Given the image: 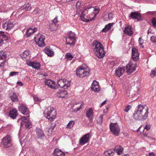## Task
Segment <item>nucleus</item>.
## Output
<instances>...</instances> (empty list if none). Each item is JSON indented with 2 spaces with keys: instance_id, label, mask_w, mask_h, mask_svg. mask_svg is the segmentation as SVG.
<instances>
[{
  "instance_id": "nucleus-24",
  "label": "nucleus",
  "mask_w": 156,
  "mask_h": 156,
  "mask_svg": "<svg viewBox=\"0 0 156 156\" xmlns=\"http://www.w3.org/2000/svg\"><path fill=\"white\" fill-rule=\"evenodd\" d=\"M9 115L12 119H15L17 115V110L15 109H12L9 112Z\"/></svg>"
},
{
  "instance_id": "nucleus-31",
  "label": "nucleus",
  "mask_w": 156,
  "mask_h": 156,
  "mask_svg": "<svg viewBox=\"0 0 156 156\" xmlns=\"http://www.w3.org/2000/svg\"><path fill=\"white\" fill-rule=\"evenodd\" d=\"M115 150L118 154H121L122 153L123 149L120 146H117L115 147Z\"/></svg>"
},
{
  "instance_id": "nucleus-10",
  "label": "nucleus",
  "mask_w": 156,
  "mask_h": 156,
  "mask_svg": "<svg viewBox=\"0 0 156 156\" xmlns=\"http://www.w3.org/2000/svg\"><path fill=\"white\" fill-rule=\"evenodd\" d=\"M7 54L5 52L0 51V67H3L6 62Z\"/></svg>"
},
{
  "instance_id": "nucleus-41",
  "label": "nucleus",
  "mask_w": 156,
  "mask_h": 156,
  "mask_svg": "<svg viewBox=\"0 0 156 156\" xmlns=\"http://www.w3.org/2000/svg\"><path fill=\"white\" fill-rule=\"evenodd\" d=\"M30 55V52L28 50H26L23 53L22 57L25 58L27 56H28Z\"/></svg>"
},
{
  "instance_id": "nucleus-53",
  "label": "nucleus",
  "mask_w": 156,
  "mask_h": 156,
  "mask_svg": "<svg viewBox=\"0 0 156 156\" xmlns=\"http://www.w3.org/2000/svg\"><path fill=\"white\" fill-rule=\"evenodd\" d=\"M150 128L151 126H150V124H147L144 127V129H146L147 130H148L150 129Z\"/></svg>"
},
{
  "instance_id": "nucleus-7",
  "label": "nucleus",
  "mask_w": 156,
  "mask_h": 156,
  "mask_svg": "<svg viewBox=\"0 0 156 156\" xmlns=\"http://www.w3.org/2000/svg\"><path fill=\"white\" fill-rule=\"evenodd\" d=\"M110 128L113 134L118 136L120 131V128L117 123H112L110 125Z\"/></svg>"
},
{
  "instance_id": "nucleus-40",
  "label": "nucleus",
  "mask_w": 156,
  "mask_h": 156,
  "mask_svg": "<svg viewBox=\"0 0 156 156\" xmlns=\"http://www.w3.org/2000/svg\"><path fill=\"white\" fill-rule=\"evenodd\" d=\"M74 124V122L73 121H70L67 125V128L71 129L73 126Z\"/></svg>"
},
{
  "instance_id": "nucleus-19",
  "label": "nucleus",
  "mask_w": 156,
  "mask_h": 156,
  "mask_svg": "<svg viewBox=\"0 0 156 156\" xmlns=\"http://www.w3.org/2000/svg\"><path fill=\"white\" fill-rule=\"evenodd\" d=\"M123 31L124 34L129 36H131L133 33V31L132 30L131 27L130 26L126 27Z\"/></svg>"
},
{
  "instance_id": "nucleus-45",
  "label": "nucleus",
  "mask_w": 156,
  "mask_h": 156,
  "mask_svg": "<svg viewBox=\"0 0 156 156\" xmlns=\"http://www.w3.org/2000/svg\"><path fill=\"white\" fill-rule=\"evenodd\" d=\"M151 22L153 26L156 27V18H153L151 20Z\"/></svg>"
},
{
  "instance_id": "nucleus-57",
  "label": "nucleus",
  "mask_w": 156,
  "mask_h": 156,
  "mask_svg": "<svg viewBox=\"0 0 156 156\" xmlns=\"http://www.w3.org/2000/svg\"><path fill=\"white\" fill-rule=\"evenodd\" d=\"M149 154V156H154V154L153 152L150 153Z\"/></svg>"
},
{
  "instance_id": "nucleus-17",
  "label": "nucleus",
  "mask_w": 156,
  "mask_h": 156,
  "mask_svg": "<svg viewBox=\"0 0 156 156\" xmlns=\"http://www.w3.org/2000/svg\"><path fill=\"white\" fill-rule=\"evenodd\" d=\"M132 52L133 60V61L136 62L139 59V54L137 50L135 48H133L132 49Z\"/></svg>"
},
{
  "instance_id": "nucleus-1",
  "label": "nucleus",
  "mask_w": 156,
  "mask_h": 156,
  "mask_svg": "<svg viewBox=\"0 0 156 156\" xmlns=\"http://www.w3.org/2000/svg\"><path fill=\"white\" fill-rule=\"evenodd\" d=\"M100 10L99 8H88L85 9L80 16L82 21L87 22L93 20L98 14Z\"/></svg>"
},
{
  "instance_id": "nucleus-42",
  "label": "nucleus",
  "mask_w": 156,
  "mask_h": 156,
  "mask_svg": "<svg viewBox=\"0 0 156 156\" xmlns=\"http://www.w3.org/2000/svg\"><path fill=\"white\" fill-rule=\"evenodd\" d=\"M138 41L140 46L142 48H143L144 46L143 45V44L144 42L143 39H142L140 37Z\"/></svg>"
},
{
  "instance_id": "nucleus-34",
  "label": "nucleus",
  "mask_w": 156,
  "mask_h": 156,
  "mask_svg": "<svg viewBox=\"0 0 156 156\" xmlns=\"http://www.w3.org/2000/svg\"><path fill=\"white\" fill-rule=\"evenodd\" d=\"M21 119L22 122L21 123V125H22L24 124V123H25L26 122H29V116H22Z\"/></svg>"
},
{
  "instance_id": "nucleus-35",
  "label": "nucleus",
  "mask_w": 156,
  "mask_h": 156,
  "mask_svg": "<svg viewBox=\"0 0 156 156\" xmlns=\"http://www.w3.org/2000/svg\"><path fill=\"white\" fill-rule=\"evenodd\" d=\"M10 97L12 100V101L14 102L17 101H18V98L17 97V96L14 93H12L10 96Z\"/></svg>"
},
{
  "instance_id": "nucleus-11",
  "label": "nucleus",
  "mask_w": 156,
  "mask_h": 156,
  "mask_svg": "<svg viewBox=\"0 0 156 156\" xmlns=\"http://www.w3.org/2000/svg\"><path fill=\"white\" fill-rule=\"evenodd\" d=\"M2 143L3 146L5 148H7L11 146L12 143L10 136L7 135L2 140Z\"/></svg>"
},
{
  "instance_id": "nucleus-28",
  "label": "nucleus",
  "mask_w": 156,
  "mask_h": 156,
  "mask_svg": "<svg viewBox=\"0 0 156 156\" xmlns=\"http://www.w3.org/2000/svg\"><path fill=\"white\" fill-rule=\"evenodd\" d=\"M66 42L67 44L70 45V46L74 45L76 42V39L66 38Z\"/></svg>"
},
{
  "instance_id": "nucleus-36",
  "label": "nucleus",
  "mask_w": 156,
  "mask_h": 156,
  "mask_svg": "<svg viewBox=\"0 0 156 156\" xmlns=\"http://www.w3.org/2000/svg\"><path fill=\"white\" fill-rule=\"evenodd\" d=\"M36 131L37 133V134L38 136L41 137H42L44 136V134L42 132V131L41 129L38 128H37L36 129Z\"/></svg>"
},
{
  "instance_id": "nucleus-54",
  "label": "nucleus",
  "mask_w": 156,
  "mask_h": 156,
  "mask_svg": "<svg viewBox=\"0 0 156 156\" xmlns=\"http://www.w3.org/2000/svg\"><path fill=\"white\" fill-rule=\"evenodd\" d=\"M17 83L20 86H22L23 85V83L21 82H17Z\"/></svg>"
},
{
  "instance_id": "nucleus-30",
  "label": "nucleus",
  "mask_w": 156,
  "mask_h": 156,
  "mask_svg": "<svg viewBox=\"0 0 156 156\" xmlns=\"http://www.w3.org/2000/svg\"><path fill=\"white\" fill-rule=\"evenodd\" d=\"M113 15L111 13H107L103 16V19L105 21H108L112 18Z\"/></svg>"
},
{
  "instance_id": "nucleus-46",
  "label": "nucleus",
  "mask_w": 156,
  "mask_h": 156,
  "mask_svg": "<svg viewBox=\"0 0 156 156\" xmlns=\"http://www.w3.org/2000/svg\"><path fill=\"white\" fill-rule=\"evenodd\" d=\"M150 75L151 77H154L156 76V71L155 70H151V73H150Z\"/></svg>"
},
{
  "instance_id": "nucleus-4",
  "label": "nucleus",
  "mask_w": 156,
  "mask_h": 156,
  "mask_svg": "<svg viewBox=\"0 0 156 156\" xmlns=\"http://www.w3.org/2000/svg\"><path fill=\"white\" fill-rule=\"evenodd\" d=\"M89 73V68L86 65L83 64L76 69V74L77 76L83 77L88 75Z\"/></svg>"
},
{
  "instance_id": "nucleus-47",
  "label": "nucleus",
  "mask_w": 156,
  "mask_h": 156,
  "mask_svg": "<svg viewBox=\"0 0 156 156\" xmlns=\"http://www.w3.org/2000/svg\"><path fill=\"white\" fill-rule=\"evenodd\" d=\"M25 127L27 128H30L31 127V123L29 122H26L25 123Z\"/></svg>"
},
{
  "instance_id": "nucleus-50",
  "label": "nucleus",
  "mask_w": 156,
  "mask_h": 156,
  "mask_svg": "<svg viewBox=\"0 0 156 156\" xmlns=\"http://www.w3.org/2000/svg\"><path fill=\"white\" fill-rule=\"evenodd\" d=\"M131 106L130 105H128L124 109V111L125 112H128L129 109L131 108Z\"/></svg>"
},
{
  "instance_id": "nucleus-51",
  "label": "nucleus",
  "mask_w": 156,
  "mask_h": 156,
  "mask_svg": "<svg viewBox=\"0 0 156 156\" xmlns=\"http://www.w3.org/2000/svg\"><path fill=\"white\" fill-rule=\"evenodd\" d=\"M18 73L17 72H12L10 73L9 74V76H13L14 75H17Z\"/></svg>"
},
{
  "instance_id": "nucleus-48",
  "label": "nucleus",
  "mask_w": 156,
  "mask_h": 156,
  "mask_svg": "<svg viewBox=\"0 0 156 156\" xmlns=\"http://www.w3.org/2000/svg\"><path fill=\"white\" fill-rule=\"evenodd\" d=\"M151 40L153 42H156V37L154 36H151Z\"/></svg>"
},
{
  "instance_id": "nucleus-9",
  "label": "nucleus",
  "mask_w": 156,
  "mask_h": 156,
  "mask_svg": "<svg viewBox=\"0 0 156 156\" xmlns=\"http://www.w3.org/2000/svg\"><path fill=\"white\" fill-rule=\"evenodd\" d=\"M58 84L61 87L67 88L70 85V83L69 81H67L64 79H60L58 80Z\"/></svg>"
},
{
  "instance_id": "nucleus-59",
  "label": "nucleus",
  "mask_w": 156,
  "mask_h": 156,
  "mask_svg": "<svg viewBox=\"0 0 156 156\" xmlns=\"http://www.w3.org/2000/svg\"><path fill=\"white\" fill-rule=\"evenodd\" d=\"M106 103V101H103L101 104V106H102L104 104H105Z\"/></svg>"
},
{
  "instance_id": "nucleus-23",
  "label": "nucleus",
  "mask_w": 156,
  "mask_h": 156,
  "mask_svg": "<svg viewBox=\"0 0 156 156\" xmlns=\"http://www.w3.org/2000/svg\"><path fill=\"white\" fill-rule=\"evenodd\" d=\"M53 154V156H65V153L58 148L55 150Z\"/></svg>"
},
{
  "instance_id": "nucleus-20",
  "label": "nucleus",
  "mask_w": 156,
  "mask_h": 156,
  "mask_svg": "<svg viewBox=\"0 0 156 156\" xmlns=\"http://www.w3.org/2000/svg\"><path fill=\"white\" fill-rule=\"evenodd\" d=\"M29 66L32 67L33 68L38 70L40 69L41 65L39 63L30 61L28 63Z\"/></svg>"
},
{
  "instance_id": "nucleus-58",
  "label": "nucleus",
  "mask_w": 156,
  "mask_h": 156,
  "mask_svg": "<svg viewBox=\"0 0 156 156\" xmlns=\"http://www.w3.org/2000/svg\"><path fill=\"white\" fill-rule=\"evenodd\" d=\"M53 128L52 127L50 128L48 130L49 132H52L53 131Z\"/></svg>"
},
{
  "instance_id": "nucleus-49",
  "label": "nucleus",
  "mask_w": 156,
  "mask_h": 156,
  "mask_svg": "<svg viewBox=\"0 0 156 156\" xmlns=\"http://www.w3.org/2000/svg\"><path fill=\"white\" fill-rule=\"evenodd\" d=\"M33 98L34 101L36 102H38L41 101L40 99L38 98L37 96H33Z\"/></svg>"
},
{
  "instance_id": "nucleus-3",
  "label": "nucleus",
  "mask_w": 156,
  "mask_h": 156,
  "mask_svg": "<svg viewBox=\"0 0 156 156\" xmlns=\"http://www.w3.org/2000/svg\"><path fill=\"white\" fill-rule=\"evenodd\" d=\"M92 48L94 53L99 58L104 57L105 52L104 51V47L100 42L94 41L92 43Z\"/></svg>"
},
{
  "instance_id": "nucleus-21",
  "label": "nucleus",
  "mask_w": 156,
  "mask_h": 156,
  "mask_svg": "<svg viewBox=\"0 0 156 156\" xmlns=\"http://www.w3.org/2000/svg\"><path fill=\"white\" fill-rule=\"evenodd\" d=\"M91 88L95 92H98L100 90L98 83L96 81H93L91 85Z\"/></svg>"
},
{
  "instance_id": "nucleus-8",
  "label": "nucleus",
  "mask_w": 156,
  "mask_h": 156,
  "mask_svg": "<svg viewBox=\"0 0 156 156\" xmlns=\"http://www.w3.org/2000/svg\"><path fill=\"white\" fill-rule=\"evenodd\" d=\"M136 67V63H133V62H130L126 66V72L129 74H130L135 70Z\"/></svg>"
},
{
  "instance_id": "nucleus-43",
  "label": "nucleus",
  "mask_w": 156,
  "mask_h": 156,
  "mask_svg": "<svg viewBox=\"0 0 156 156\" xmlns=\"http://www.w3.org/2000/svg\"><path fill=\"white\" fill-rule=\"evenodd\" d=\"M65 57L69 60H71L73 58V56L70 54L67 53L65 55Z\"/></svg>"
},
{
  "instance_id": "nucleus-39",
  "label": "nucleus",
  "mask_w": 156,
  "mask_h": 156,
  "mask_svg": "<svg viewBox=\"0 0 156 156\" xmlns=\"http://www.w3.org/2000/svg\"><path fill=\"white\" fill-rule=\"evenodd\" d=\"M24 9L26 11H30L31 9V7L30 5L28 3L26 4H25L23 6Z\"/></svg>"
},
{
  "instance_id": "nucleus-44",
  "label": "nucleus",
  "mask_w": 156,
  "mask_h": 156,
  "mask_svg": "<svg viewBox=\"0 0 156 156\" xmlns=\"http://www.w3.org/2000/svg\"><path fill=\"white\" fill-rule=\"evenodd\" d=\"M103 121V115H101L97 119V122L100 124H101Z\"/></svg>"
},
{
  "instance_id": "nucleus-38",
  "label": "nucleus",
  "mask_w": 156,
  "mask_h": 156,
  "mask_svg": "<svg viewBox=\"0 0 156 156\" xmlns=\"http://www.w3.org/2000/svg\"><path fill=\"white\" fill-rule=\"evenodd\" d=\"M106 156H113L114 154V151L111 150H108L105 152Z\"/></svg>"
},
{
  "instance_id": "nucleus-27",
  "label": "nucleus",
  "mask_w": 156,
  "mask_h": 156,
  "mask_svg": "<svg viewBox=\"0 0 156 156\" xmlns=\"http://www.w3.org/2000/svg\"><path fill=\"white\" fill-rule=\"evenodd\" d=\"M44 52L48 56H51L54 55V52L52 49L48 47H46L44 50Z\"/></svg>"
},
{
  "instance_id": "nucleus-22",
  "label": "nucleus",
  "mask_w": 156,
  "mask_h": 156,
  "mask_svg": "<svg viewBox=\"0 0 156 156\" xmlns=\"http://www.w3.org/2000/svg\"><path fill=\"white\" fill-rule=\"evenodd\" d=\"M125 70L124 67H119L115 70V74L118 77H119L124 73Z\"/></svg>"
},
{
  "instance_id": "nucleus-32",
  "label": "nucleus",
  "mask_w": 156,
  "mask_h": 156,
  "mask_svg": "<svg viewBox=\"0 0 156 156\" xmlns=\"http://www.w3.org/2000/svg\"><path fill=\"white\" fill-rule=\"evenodd\" d=\"M83 103H79L77 104H75L74 105V106L76 107V110L75 109L74 111V112H77L78 111L80 110V109L82 107H83Z\"/></svg>"
},
{
  "instance_id": "nucleus-60",
  "label": "nucleus",
  "mask_w": 156,
  "mask_h": 156,
  "mask_svg": "<svg viewBox=\"0 0 156 156\" xmlns=\"http://www.w3.org/2000/svg\"><path fill=\"white\" fill-rule=\"evenodd\" d=\"M122 156H129V155H126V154H125V155H122Z\"/></svg>"
},
{
  "instance_id": "nucleus-5",
  "label": "nucleus",
  "mask_w": 156,
  "mask_h": 156,
  "mask_svg": "<svg viewBox=\"0 0 156 156\" xmlns=\"http://www.w3.org/2000/svg\"><path fill=\"white\" fill-rule=\"evenodd\" d=\"M45 112H47L46 117L50 121H52L54 119L56 116V111L52 107H49L45 109Z\"/></svg>"
},
{
  "instance_id": "nucleus-2",
  "label": "nucleus",
  "mask_w": 156,
  "mask_h": 156,
  "mask_svg": "<svg viewBox=\"0 0 156 156\" xmlns=\"http://www.w3.org/2000/svg\"><path fill=\"white\" fill-rule=\"evenodd\" d=\"M148 108L146 106L139 105L133 115L134 119L137 120H145L148 117Z\"/></svg>"
},
{
  "instance_id": "nucleus-37",
  "label": "nucleus",
  "mask_w": 156,
  "mask_h": 156,
  "mask_svg": "<svg viewBox=\"0 0 156 156\" xmlns=\"http://www.w3.org/2000/svg\"><path fill=\"white\" fill-rule=\"evenodd\" d=\"M66 38L75 39H76V38L75 34L74 33L72 32H70L68 33L67 35V36L66 37Z\"/></svg>"
},
{
  "instance_id": "nucleus-13",
  "label": "nucleus",
  "mask_w": 156,
  "mask_h": 156,
  "mask_svg": "<svg viewBox=\"0 0 156 156\" xmlns=\"http://www.w3.org/2000/svg\"><path fill=\"white\" fill-rule=\"evenodd\" d=\"M19 111L24 115H27L28 114L29 111L26 106L24 104H22L18 107Z\"/></svg>"
},
{
  "instance_id": "nucleus-6",
  "label": "nucleus",
  "mask_w": 156,
  "mask_h": 156,
  "mask_svg": "<svg viewBox=\"0 0 156 156\" xmlns=\"http://www.w3.org/2000/svg\"><path fill=\"white\" fill-rule=\"evenodd\" d=\"M34 38L36 44L39 47H43L45 46L44 36L41 34H38L35 36Z\"/></svg>"
},
{
  "instance_id": "nucleus-26",
  "label": "nucleus",
  "mask_w": 156,
  "mask_h": 156,
  "mask_svg": "<svg viewBox=\"0 0 156 156\" xmlns=\"http://www.w3.org/2000/svg\"><path fill=\"white\" fill-rule=\"evenodd\" d=\"M66 91L64 90H60L57 93V96L59 98H64L67 95Z\"/></svg>"
},
{
  "instance_id": "nucleus-33",
  "label": "nucleus",
  "mask_w": 156,
  "mask_h": 156,
  "mask_svg": "<svg viewBox=\"0 0 156 156\" xmlns=\"http://www.w3.org/2000/svg\"><path fill=\"white\" fill-rule=\"evenodd\" d=\"M58 26V25L57 23H54L52 22L50 24V28L52 31L55 30L57 28Z\"/></svg>"
},
{
  "instance_id": "nucleus-56",
  "label": "nucleus",
  "mask_w": 156,
  "mask_h": 156,
  "mask_svg": "<svg viewBox=\"0 0 156 156\" xmlns=\"http://www.w3.org/2000/svg\"><path fill=\"white\" fill-rule=\"evenodd\" d=\"M80 5V3L79 2H77L76 3V5L77 6H79Z\"/></svg>"
},
{
  "instance_id": "nucleus-18",
  "label": "nucleus",
  "mask_w": 156,
  "mask_h": 156,
  "mask_svg": "<svg viewBox=\"0 0 156 156\" xmlns=\"http://www.w3.org/2000/svg\"><path fill=\"white\" fill-rule=\"evenodd\" d=\"M94 112L92 108L88 109L86 112V115L90 120V122H92V119L93 117Z\"/></svg>"
},
{
  "instance_id": "nucleus-25",
  "label": "nucleus",
  "mask_w": 156,
  "mask_h": 156,
  "mask_svg": "<svg viewBox=\"0 0 156 156\" xmlns=\"http://www.w3.org/2000/svg\"><path fill=\"white\" fill-rule=\"evenodd\" d=\"M114 24V23H109L107 25H106L105 28L103 29L102 30V32H107L108 31L110 30L112 28V27Z\"/></svg>"
},
{
  "instance_id": "nucleus-15",
  "label": "nucleus",
  "mask_w": 156,
  "mask_h": 156,
  "mask_svg": "<svg viewBox=\"0 0 156 156\" xmlns=\"http://www.w3.org/2000/svg\"><path fill=\"white\" fill-rule=\"evenodd\" d=\"M129 16L132 19H136L138 20H142L140 14L136 12H132Z\"/></svg>"
},
{
  "instance_id": "nucleus-14",
  "label": "nucleus",
  "mask_w": 156,
  "mask_h": 156,
  "mask_svg": "<svg viewBox=\"0 0 156 156\" xmlns=\"http://www.w3.org/2000/svg\"><path fill=\"white\" fill-rule=\"evenodd\" d=\"M14 26V24L13 23L10 21H7L2 25V27L6 30H10Z\"/></svg>"
},
{
  "instance_id": "nucleus-16",
  "label": "nucleus",
  "mask_w": 156,
  "mask_h": 156,
  "mask_svg": "<svg viewBox=\"0 0 156 156\" xmlns=\"http://www.w3.org/2000/svg\"><path fill=\"white\" fill-rule=\"evenodd\" d=\"M45 84L51 89H55L56 88V86L55 82L50 80H45Z\"/></svg>"
},
{
  "instance_id": "nucleus-52",
  "label": "nucleus",
  "mask_w": 156,
  "mask_h": 156,
  "mask_svg": "<svg viewBox=\"0 0 156 156\" xmlns=\"http://www.w3.org/2000/svg\"><path fill=\"white\" fill-rule=\"evenodd\" d=\"M58 18L57 17H56L52 21V22L54 23H57L58 22Z\"/></svg>"
},
{
  "instance_id": "nucleus-55",
  "label": "nucleus",
  "mask_w": 156,
  "mask_h": 156,
  "mask_svg": "<svg viewBox=\"0 0 156 156\" xmlns=\"http://www.w3.org/2000/svg\"><path fill=\"white\" fill-rule=\"evenodd\" d=\"M3 43V41L0 38V46H1Z\"/></svg>"
},
{
  "instance_id": "nucleus-29",
  "label": "nucleus",
  "mask_w": 156,
  "mask_h": 156,
  "mask_svg": "<svg viewBox=\"0 0 156 156\" xmlns=\"http://www.w3.org/2000/svg\"><path fill=\"white\" fill-rule=\"evenodd\" d=\"M37 30L36 28H34V29L31 28L28 29L26 33V36L27 37L30 36L34 33Z\"/></svg>"
},
{
  "instance_id": "nucleus-12",
  "label": "nucleus",
  "mask_w": 156,
  "mask_h": 156,
  "mask_svg": "<svg viewBox=\"0 0 156 156\" xmlns=\"http://www.w3.org/2000/svg\"><path fill=\"white\" fill-rule=\"evenodd\" d=\"M90 138V136L89 133H87L83 135L80 139V144L81 145H83L87 143Z\"/></svg>"
}]
</instances>
